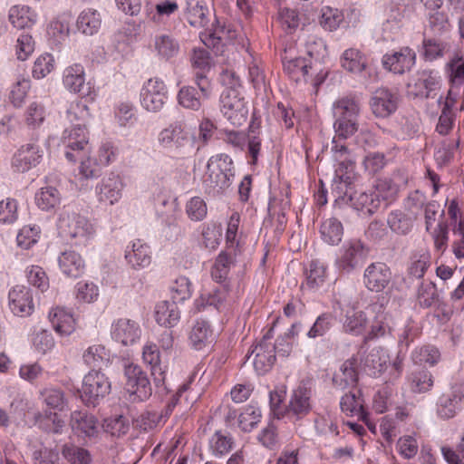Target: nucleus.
I'll use <instances>...</instances> for the list:
<instances>
[{
    "instance_id": "obj_1",
    "label": "nucleus",
    "mask_w": 464,
    "mask_h": 464,
    "mask_svg": "<svg viewBox=\"0 0 464 464\" xmlns=\"http://www.w3.org/2000/svg\"><path fill=\"white\" fill-rule=\"evenodd\" d=\"M59 235L68 240H74V245H85L93 234L92 225L78 214L63 212L57 223Z\"/></svg>"
},
{
    "instance_id": "obj_2",
    "label": "nucleus",
    "mask_w": 464,
    "mask_h": 464,
    "mask_svg": "<svg viewBox=\"0 0 464 464\" xmlns=\"http://www.w3.org/2000/svg\"><path fill=\"white\" fill-rule=\"evenodd\" d=\"M126 378L125 391L131 402L144 401L152 393V388L147 373L138 364L128 363L124 366Z\"/></svg>"
},
{
    "instance_id": "obj_3",
    "label": "nucleus",
    "mask_w": 464,
    "mask_h": 464,
    "mask_svg": "<svg viewBox=\"0 0 464 464\" xmlns=\"http://www.w3.org/2000/svg\"><path fill=\"white\" fill-rule=\"evenodd\" d=\"M160 143L173 150L178 156L186 157L195 150V139L181 124L170 125L159 135Z\"/></svg>"
},
{
    "instance_id": "obj_4",
    "label": "nucleus",
    "mask_w": 464,
    "mask_h": 464,
    "mask_svg": "<svg viewBox=\"0 0 464 464\" xmlns=\"http://www.w3.org/2000/svg\"><path fill=\"white\" fill-rule=\"evenodd\" d=\"M200 39L208 48H211L216 54L220 55L224 54L225 45L238 44L244 49L247 42L243 34H237L236 30L225 26L206 30L200 34Z\"/></svg>"
},
{
    "instance_id": "obj_5",
    "label": "nucleus",
    "mask_w": 464,
    "mask_h": 464,
    "mask_svg": "<svg viewBox=\"0 0 464 464\" xmlns=\"http://www.w3.org/2000/svg\"><path fill=\"white\" fill-rule=\"evenodd\" d=\"M221 112L236 127L246 122L248 108L244 97L235 88H227L220 97Z\"/></svg>"
},
{
    "instance_id": "obj_6",
    "label": "nucleus",
    "mask_w": 464,
    "mask_h": 464,
    "mask_svg": "<svg viewBox=\"0 0 464 464\" xmlns=\"http://www.w3.org/2000/svg\"><path fill=\"white\" fill-rule=\"evenodd\" d=\"M312 409V390L304 383H300L292 391L285 413L292 422L295 423L304 419Z\"/></svg>"
},
{
    "instance_id": "obj_7",
    "label": "nucleus",
    "mask_w": 464,
    "mask_h": 464,
    "mask_svg": "<svg viewBox=\"0 0 464 464\" xmlns=\"http://www.w3.org/2000/svg\"><path fill=\"white\" fill-rule=\"evenodd\" d=\"M195 83L200 93L192 86H184L179 91L178 101L184 108L198 111L201 107V100L210 96L211 83L203 72L195 73Z\"/></svg>"
},
{
    "instance_id": "obj_8",
    "label": "nucleus",
    "mask_w": 464,
    "mask_h": 464,
    "mask_svg": "<svg viewBox=\"0 0 464 464\" xmlns=\"http://www.w3.org/2000/svg\"><path fill=\"white\" fill-rule=\"evenodd\" d=\"M111 391V382L104 373L92 370L83 378L82 398L88 405L94 406L100 398Z\"/></svg>"
},
{
    "instance_id": "obj_9",
    "label": "nucleus",
    "mask_w": 464,
    "mask_h": 464,
    "mask_svg": "<svg viewBox=\"0 0 464 464\" xmlns=\"http://www.w3.org/2000/svg\"><path fill=\"white\" fill-rule=\"evenodd\" d=\"M464 406V382H456L443 392L437 401V414L440 419L454 418Z\"/></svg>"
},
{
    "instance_id": "obj_10",
    "label": "nucleus",
    "mask_w": 464,
    "mask_h": 464,
    "mask_svg": "<svg viewBox=\"0 0 464 464\" xmlns=\"http://www.w3.org/2000/svg\"><path fill=\"white\" fill-rule=\"evenodd\" d=\"M272 329H270L262 338V340L252 349L247 357L249 360L253 357V365L258 374H263L268 372L275 361V347L270 342L273 338Z\"/></svg>"
},
{
    "instance_id": "obj_11",
    "label": "nucleus",
    "mask_w": 464,
    "mask_h": 464,
    "mask_svg": "<svg viewBox=\"0 0 464 464\" xmlns=\"http://www.w3.org/2000/svg\"><path fill=\"white\" fill-rule=\"evenodd\" d=\"M63 144L67 150L65 157L69 161L75 162L84 154L88 146V136L86 129L82 124H76L72 129H66L62 138Z\"/></svg>"
},
{
    "instance_id": "obj_12",
    "label": "nucleus",
    "mask_w": 464,
    "mask_h": 464,
    "mask_svg": "<svg viewBox=\"0 0 464 464\" xmlns=\"http://www.w3.org/2000/svg\"><path fill=\"white\" fill-rule=\"evenodd\" d=\"M166 99V85L161 79L150 78L145 82L140 93V102L147 111L154 112L160 111Z\"/></svg>"
},
{
    "instance_id": "obj_13",
    "label": "nucleus",
    "mask_w": 464,
    "mask_h": 464,
    "mask_svg": "<svg viewBox=\"0 0 464 464\" xmlns=\"http://www.w3.org/2000/svg\"><path fill=\"white\" fill-rule=\"evenodd\" d=\"M416 53L409 46L401 47L397 51L387 53L382 56V63L384 69L395 74L410 72L416 63Z\"/></svg>"
},
{
    "instance_id": "obj_14",
    "label": "nucleus",
    "mask_w": 464,
    "mask_h": 464,
    "mask_svg": "<svg viewBox=\"0 0 464 464\" xmlns=\"http://www.w3.org/2000/svg\"><path fill=\"white\" fill-rule=\"evenodd\" d=\"M43 154L40 146L35 143L22 145L12 158V169L16 173L27 172L40 164Z\"/></svg>"
},
{
    "instance_id": "obj_15",
    "label": "nucleus",
    "mask_w": 464,
    "mask_h": 464,
    "mask_svg": "<svg viewBox=\"0 0 464 464\" xmlns=\"http://www.w3.org/2000/svg\"><path fill=\"white\" fill-rule=\"evenodd\" d=\"M63 84L69 91L82 98H90V101L94 99L92 88L89 83H85L84 70L81 64H73L64 70Z\"/></svg>"
},
{
    "instance_id": "obj_16",
    "label": "nucleus",
    "mask_w": 464,
    "mask_h": 464,
    "mask_svg": "<svg viewBox=\"0 0 464 464\" xmlns=\"http://www.w3.org/2000/svg\"><path fill=\"white\" fill-rule=\"evenodd\" d=\"M392 272L388 266L382 262L372 263L364 271L363 281L366 288L372 292H382L389 285Z\"/></svg>"
},
{
    "instance_id": "obj_17",
    "label": "nucleus",
    "mask_w": 464,
    "mask_h": 464,
    "mask_svg": "<svg viewBox=\"0 0 464 464\" xmlns=\"http://www.w3.org/2000/svg\"><path fill=\"white\" fill-rule=\"evenodd\" d=\"M8 300L11 311L17 316H28L34 311L32 292L24 285L13 287L9 292Z\"/></svg>"
},
{
    "instance_id": "obj_18",
    "label": "nucleus",
    "mask_w": 464,
    "mask_h": 464,
    "mask_svg": "<svg viewBox=\"0 0 464 464\" xmlns=\"http://www.w3.org/2000/svg\"><path fill=\"white\" fill-rule=\"evenodd\" d=\"M397 96L386 88L376 90L371 99L370 105L376 117L385 118L397 109Z\"/></svg>"
},
{
    "instance_id": "obj_19",
    "label": "nucleus",
    "mask_w": 464,
    "mask_h": 464,
    "mask_svg": "<svg viewBox=\"0 0 464 464\" xmlns=\"http://www.w3.org/2000/svg\"><path fill=\"white\" fill-rule=\"evenodd\" d=\"M70 425L76 434L90 440L97 439L100 433L97 419L86 411H72Z\"/></svg>"
},
{
    "instance_id": "obj_20",
    "label": "nucleus",
    "mask_w": 464,
    "mask_h": 464,
    "mask_svg": "<svg viewBox=\"0 0 464 464\" xmlns=\"http://www.w3.org/2000/svg\"><path fill=\"white\" fill-rule=\"evenodd\" d=\"M364 256L363 245L360 240L353 239L343 246V253L337 259L339 270L350 273L355 269Z\"/></svg>"
},
{
    "instance_id": "obj_21",
    "label": "nucleus",
    "mask_w": 464,
    "mask_h": 464,
    "mask_svg": "<svg viewBox=\"0 0 464 464\" xmlns=\"http://www.w3.org/2000/svg\"><path fill=\"white\" fill-rule=\"evenodd\" d=\"M122 182L118 175L111 174L103 178L96 187L98 200L113 205L121 197Z\"/></svg>"
},
{
    "instance_id": "obj_22",
    "label": "nucleus",
    "mask_w": 464,
    "mask_h": 464,
    "mask_svg": "<svg viewBox=\"0 0 464 464\" xmlns=\"http://www.w3.org/2000/svg\"><path fill=\"white\" fill-rule=\"evenodd\" d=\"M111 334L117 342L131 345L140 338V329L136 322L121 318L114 324Z\"/></svg>"
},
{
    "instance_id": "obj_23",
    "label": "nucleus",
    "mask_w": 464,
    "mask_h": 464,
    "mask_svg": "<svg viewBox=\"0 0 464 464\" xmlns=\"http://www.w3.org/2000/svg\"><path fill=\"white\" fill-rule=\"evenodd\" d=\"M370 310L374 314V317L371 324V330L364 340H372L383 336L391 333L390 318L385 313V309L382 304L374 303L370 306Z\"/></svg>"
},
{
    "instance_id": "obj_24",
    "label": "nucleus",
    "mask_w": 464,
    "mask_h": 464,
    "mask_svg": "<svg viewBox=\"0 0 464 464\" xmlns=\"http://www.w3.org/2000/svg\"><path fill=\"white\" fill-rule=\"evenodd\" d=\"M357 359L350 358L340 367L333 377L334 385L340 390L354 387L358 382Z\"/></svg>"
},
{
    "instance_id": "obj_25",
    "label": "nucleus",
    "mask_w": 464,
    "mask_h": 464,
    "mask_svg": "<svg viewBox=\"0 0 464 464\" xmlns=\"http://www.w3.org/2000/svg\"><path fill=\"white\" fill-rule=\"evenodd\" d=\"M284 71L295 82H307L309 70L313 69L311 60L303 57L283 58Z\"/></svg>"
},
{
    "instance_id": "obj_26",
    "label": "nucleus",
    "mask_w": 464,
    "mask_h": 464,
    "mask_svg": "<svg viewBox=\"0 0 464 464\" xmlns=\"http://www.w3.org/2000/svg\"><path fill=\"white\" fill-rule=\"evenodd\" d=\"M142 359L145 363L150 366L151 375L154 378L156 386L164 385L165 371L160 363V354L158 346L154 343H148L143 347Z\"/></svg>"
},
{
    "instance_id": "obj_27",
    "label": "nucleus",
    "mask_w": 464,
    "mask_h": 464,
    "mask_svg": "<svg viewBox=\"0 0 464 464\" xmlns=\"http://www.w3.org/2000/svg\"><path fill=\"white\" fill-rule=\"evenodd\" d=\"M210 10L198 0H190L187 3L184 18L192 27H207L210 22Z\"/></svg>"
},
{
    "instance_id": "obj_28",
    "label": "nucleus",
    "mask_w": 464,
    "mask_h": 464,
    "mask_svg": "<svg viewBox=\"0 0 464 464\" xmlns=\"http://www.w3.org/2000/svg\"><path fill=\"white\" fill-rule=\"evenodd\" d=\"M102 24L101 14L92 8H88L81 12L76 21V28L78 32L92 36L96 34Z\"/></svg>"
},
{
    "instance_id": "obj_29",
    "label": "nucleus",
    "mask_w": 464,
    "mask_h": 464,
    "mask_svg": "<svg viewBox=\"0 0 464 464\" xmlns=\"http://www.w3.org/2000/svg\"><path fill=\"white\" fill-rule=\"evenodd\" d=\"M237 249L233 246H227L226 251H222L216 258L215 264L211 269V276L217 282H223L227 279L230 267L235 264Z\"/></svg>"
},
{
    "instance_id": "obj_30",
    "label": "nucleus",
    "mask_w": 464,
    "mask_h": 464,
    "mask_svg": "<svg viewBox=\"0 0 464 464\" xmlns=\"http://www.w3.org/2000/svg\"><path fill=\"white\" fill-rule=\"evenodd\" d=\"M349 201L352 202L354 208L369 216L374 214L382 204V199L378 198L373 188L364 192L354 193V195H349Z\"/></svg>"
},
{
    "instance_id": "obj_31",
    "label": "nucleus",
    "mask_w": 464,
    "mask_h": 464,
    "mask_svg": "<svg viewBox=\"0 0 464 464\" xmlns=\"http://www.w3.org/2000/svg\"><path fill=\"white\" fill-rule=\"evenodd\" d=\"M55 332L60 335H70L75 330L76 321L72 313L63 307L53 308L49 314Z\"/></svg>"
},
{
    "instance_id": "obj_32",
    "label": "nucleus",
    "mask_w": 464,
    "mask_h": 464,
    "mask_svg": "<svg viewBox=\"0 0 464 464\" xmlns=\"http://www.w3.org/2000/svg\"><path fill=\"white\" fill-rule=\"evenodd\" d=\"M353 181V170L335 169V176L332 184V191L336 200H349L352 194V184Z\"/></svg>"
},
{
    "instance_id": "obj_33",
    "label": "nucleus",
    "mask_w": 464,
    "mask_h": 464,
    "mask_svg": "<svg viewBox=\"0 0 464 464\" xmlns=\"http://www.w3.org/2000/svg\"><path fill=\"white\" fill-rule=\"evenodd\" d=\"M155 317L159 324L169 328L173 327L180 318L178 303L171 300L159 303L156 305Z\"/></svg>"
},
{
    "instance_id": "obj_34",
    "label": "nucleus",
    "mask_w": 464,
    "mask_h": 464,
    "mask_svg": "<svg viewBox=\"0 0 464 464\" xmlns=\"http://www.w3.org/2000/svg\"><path fill=\"white\" fill-rule=\"evenodd\" d=\"M58 262L63 273L69 277L77 278L84 272V262L75 251L63 252Z\"/></svg>"
},
{
    "instance_id": "obj_35",
    "label": "nucleus",
    "mask_w": 464,
    "mask_h": 464,
    "mask_svg": "<svg viewBox=\"0 0 464 464\" xmlns=\"http://www.w3.org/2000/svg\"><path fill=\"white\" fill-rule=\"evenodd\" d=\"M331 152L337 162L336 169L354 170L355 157L348 149L343 140L334 138L332 140Z\"/></svg>"
},
{
    "instance_id": "obj_36",
    "label": "nucleus",
    "mask_w": 464,
    "mask_h": 464,
    "mask_svg": "<svg viewBox=\"0 0 464 464\" xmlns=\"http://www.w3.org/2000/svg\"><path fill=\"white\" fill-rule=\"evenodd\" d=\"M36 206L43 211H54L61 204L62 195L60 191L53 187L41 188L35 194Z\"/></svg>"
},
{
    "instance_id": "obj_37",
    "label": "nucleus",
    "mask_w": 464,
    "mask_h": 464,
    "mask_svg": "<svg viewBox=\"0 0 464 464\" xmlns=\"http://www.w3.org/2000/svg\"><path fill=\"white\" fill-rule=\"evenodd\" d=\"M153 45L158 56L166 61L175 57L179 52V42L169 34L155 35Z\"/></svg>"
},
{
    "instance_id": "obj_38",
    "label": "nucleus",
    "mask_w": 464,
    "mask_h": 464,
    "mask_svg": "<svg viewBox=\"0 0 464 464\" xmlns=\"http://www.w3.org/2000/svg\"><path fill=\"white\" fill-rule=\"evenodd\" d=\"M416 218V214L409 215L397 209L388 215L387 224L392 232L398 235H406L411 230Z\"/></svg>"
},
{
    "instance_id": "obj_39",
    "label": "nucleus",
    "mask_w": 464,
    "mask_h": 464,
    "mask_svg": "<svg viewBox=\"0 0 464 464\" xmlns=\"http://www.w3.org/2000/svg\"><path fill=\"white\" fill-rule=\"evenodd\" d=\"M35 14L30 7L14 5L9 10L8 19L11 24L19 30L30 29L35 23Z\"/></svg>"
},
{
    "instance_id": "obj_40",
    "label": "nucleus",
    "mask_w": 464,
    "mask_h": 464,
    "mask_svg": "<svg viewBox=\"0 0 464 464\" xmlns=\"http://www.w3.org/2000/svg\"><path fill=\"white\" fill-rule=\"evenodd\" d=\"M125 259L134 269L144 268L150 264L149 247L140 241L134 242L130 249H126Z\"/></svg>"
},
{
    "instance_id": "obj_41",
    "label": "nucleus",
    "mask_w": 464,
    "mask_h": 464,
    "mask_svg": "<svg viewBox=\"0 0 464 464\" xmlns=\"http://www.w3.org/2000/svg\"><path fill=\"white\" fill-rule=\"evenodd\" d=\"M189 341L196 350L203 349L212 342V330L208 322L198 320L189 334Z\"/></svg>"
},
{
    "instance_id": "obj_42",
    "label": "nucleus",
    "mask_w": 464,
    "mask_h": 464,
    "mask_svg": "<svg viewBox=\"0 0 464 464\" xmlns=\"http://www.w3.org/2000/svg\"><path fill=\"white\" fill-rule=\"evenodd\" d=\"M447 47L448 44L446 42L435 37H426L424 33L420 54L426 62H433L445 55Z\"/></svg>"
},
{
    "instance_id": "obj_43",
    "label": "nucleus",
    "mask_w": 464,
    "mask_h": 464,
    "mask_svg": "<svg viewBox=\"0 0 464 464\" xmlns=\"http://www.w3.org/2000/svg\"><path fill=\"white\" fill-rule=\"evenodd\" d=\"M445 71L450 85H464V56L460 53H455L450 58L445 65Z\"/></svg>"
},
{
    "instance_id": "obj_44",
    "label": "nucleus",
    "mask_w": 464,
    "mask_h": 464,
    "mask_svg": "<svg viewBox=\"0 0 464 464\" xmlns=\"http://www.w3.org/2000/svg\"><path fill=\"white\" fill-rule=\"evenodd\" d=\"M214 170L207 167V170L202 177V185L208 194L220 193L231 185L230 179L226 178V175L219 176Z\"/></svg>"
},
{
    "instance_id": "obj_45",
    "label": "nucleus",
    "mask_w": 464,
    "mask_h": 464,
    "mask_svg": "<svg viewBox=\"0 0 464 464\" xmlns=\"http://www.w3.org/2000/svg\"><path fill=\"white\" fill-rule=\"evenodd\" d=\"M320 233L324 242L338 245L343 234V225L335 218H327L322 223Z\"/></svg>"
},
{
    "instance_id": "obj_46",
    "label": "nucleus",
    "mask_w": 464,
    "mask_h": 464,
    "mask_svg": "<svg viewBox=\"0 0 464 464\" xmlns=\"http://www.w3.org/2000/svg\"><path fill=\"white\" fill-rule=\"evenodd\" d=\"M326 277V266L319 260H312L309 268L305 272V282L302 287L314 289L324 282Z\"/></svg>"
},
{
    "instance_id": "obj_47",
    "label": "nucleus",
    "mask_w": 464,
    "mask_h": 464,
    "mask_svg": "<svg viewBox=\"0 0 464 464\" xmlns=\"http://www.w3.org/2000/svg\"><path fill=\"white\" fill-rule=\"evenodd\" d=\"M334 115L336 119L357 120L360 113V104L355 98L343 97L336 101L334 104Z\"/></svg>"
},
{
    "instance_id": "obj_48",
    "label": "nucleus",
    "mask_w": 464,
    "mask_h": 464,
    "mask_svg": "<svg viewBox=\"0 0 464 464\" xmlns=\"http://www.w3.org/2000/svg\"><path fill=\"white\" fill-rule=\"evenodd\" d=\"M83 362L92 368H101L109 361V353L102 344H93L88 347L82 354Z\"/></svg>"
},
{
    "instance_id": "obj_49",
    "label": "nucleus",
    "mask_w": 464,
    "mask_h": 464,
    "mask_svg": "<svg viewBox=\"0 0 464 464\" xmlns=\"http://www.w3.org/2000/svg\"><path fill=\"white\" fill-rule=\"evenodd\" d=\"M207 167L210 169H215L219 176H225L228 178L232 182L234 177V167L233 160L230 156L227 154H217L209 158Z\"/></svg>"
},
{
    "instance_id": "obj_50",
    "label": "nucleus",
    "mask_w": 464,
    "mask_h": 464,
    "mask_svg": "<svg viewBox=\"0 0 464 464\" xmlns=\"http://www.w3.org/2000/svg\"><path fill=\"white\" fill-rule=\"evenodd\" d=\"M342 66L351 72H361L366 66V60L358 49L350 48L343 53Z\"/></svg>"
},
{
    "instance_id": "obj_51",
    "label": "nucleus",
    "mask_w": 464,
    "mask_h": 464,
    "mask_svg": "<svg viewBox=\"0 0 464 464\" xmlns=\"http://www.w3.org/2000/svg\"><path fill=\"white\" fill-rule=\"evenodd\" d=\"M62 454L71 464H91L92 462V456L89 450L73 444L63 445Z\"/></svg>"
},
{
    "instance_id": "obj_52",
    "label": "nucleus",
    "mask_w": 464,
    "mask_h": 464,
    "mask_svg": "<svg viewBox=\"0 0 464 464\" xmlns=\"http://www.w3.org/2000/svg\"><path fill=\"white\" fill-rule=\"evenodd\" d=\"M372 188L382 202L394 199L400 186L390 178H382L376 180Z\"/></svg>"
},
{
    "instance_id": "obj_53",
    "label": "nucleus",
    "mask_w": 464,
    "mask_h": 464,
    "mask_svg": "<svg viewBox=\"0 0 464 464\" xmlns=\"http://www.w3.org/2000/svg\"><path fill=\"white\" fill-rule=\"evenodd\" d=\"M233 439L221 431H216L209 440V447L214 456L221 457L231 450Z\"/></svg>"
},
{
    "instance_id": "obj_54",
    "label": "nucleus",
    "mask_w": 464,
    "mask_h": 464,
    "mask_svg": "<svg viewBox=\"0 0 464 464\" xmlns=\"http://www.w3.org/2000/svg\"><path fill=\"white\" fill-rule=\"evenodd\" d=\"M49 40L53 44H62L69 36V23L63 20H53L48 26Z\"/></svg>"
},
{
    "instance_id": "obj_55",
    "label": "nucleus",
    "mask_w": 464,
    "mask_h": 464,
    "mask_svg": "<svg viewBox=\"0 0 464 464\" xmlns=\"http://www.w3.org/2000/svg\"><path fill=\"white\" fill-rule=\"evenodd\" d=\"M343 21V14L339 9L330 6L322 8L319 22L325 30L334 31L337 29Z\"/></svg>"
},
{
    "instance_id": "obj_56",
    "label": "nucleus",
    "mask_w": 464,
    "mask_h": 464,
    "mask_svg": "<svg viewBox=\"0 0 464 464\" xmlns=\"http://www.w3.org/2000/svg\"><path fill=\"white\" fill-rule=\"evenodd\" d=\"M228 291L225 285L219 286L217 289L207 295V297L202 295L199 299L196 300V305L199 309V306L204 305V302L208 305H213L217 309H220L227 301Z\"/></svg>"
},
{
    "instance_id": "obj_57",
    "label": "nucleus",
    "mask_w": 464,
    "mask_h": 464,
    "mask_svg": "<svg viewBox=\"0 0 464 464\" xmlns=\"http://www.w3.org/2000/svg\"><path fill=\"white\" fill-rule=\"evenodd\" d=\"M334 316L330 313L319 315L307 333L309 338H318L325 335L333 327Z\"/></svg>"
},
{
    "instance_id": "obj_58",
    "label": "nucleus",
    "mask_w": 464,
    "mask_h": 464,
    "mask_svg": "<svg viewBox=\"0 0 464 464\" xmlns=\"http://www.w3.org/2000/svg\"><path fill=\"white\" fill-rule=\"evenodd\" d=\"M411 388L414 392H428L433 385L432 375L426 370H420L411 373L410 377Z\"/></svg>"
},
{
    "instance_id": "obj_59",
    "label": "nucleus",
    "mask_w": 464,
    "mask_h": 464,
    "mask_svg": "<svg viewBox=\"0 0 464 464\" xmlns=\"http://www.w3.org/2000/svg\"><path fill=\"white\" fill-rule=\"evenodd\" d=\"M418 301L423 307H430L439 300L436 285L432 282H422L418 289Z\"/></svg>"
},
{
    "instance_id": "obj_60",
    "label": "nucleus",
    "mask_w": 464,
    "mask_h": 464,
    "mask_svg": "<svg viewBox=\"0 0 464 464\" xmlns=\"http://www.w3.org/2000/svg\"><path fill=\"white\" fill-rule=\"evenodd\" d=\"M40 237V227L37 226H24L23 227L17 237V245L24 249H29L34 246Z\"/></svg>"
},
{
    "instance_id": "obj_61",
    "label": "nucleus",
    "mask_w": 464,
    "mask_h": 464,
    "mask_svg": "<svg viewBox=\"0 0 464 464\" xmlns=\"http://www.w3.org/2000/svg\"><path fill=\"white\" fill-rule=\"evenodd\" d=\"M41 395L46 406L53 410L63 411L65 398L61 389L45 388L41 392Z\"/></svg>"
},
{
    "instance_id": "obj_62",
    "label": "nucleus",
    "mask_w": 464,
    "mask_h": 464,
    "mask_svg": "<svg viewBox=\"0 0 464 464\" xmlns=\"http://www.w3.org/2000/svg\"><path fill=\"white\" fill-rule=\"evenodd\" d=\"M335 136L339 140H346L352 137L358 130L357 120L349 119H336L334 124Z\"/></svg>"
},
{
    "instance_id": "obj_63",
    "label": "nucleus",
    "mask_w": 464,
    "mask_h": 464,
    "mask_svg": "<svg viewBox=\"0 0 464 464\" xmlns=\"http://www.w3.org/2000/svg\"><path fill=\"white\" fill-rule=\"evenodd\" d=\"M26 276L29 284L42 292L49 288V278L42 267L38 266H30L27 268Z\"/></svg>"
},
{
    "instance_id": "obj_64",
    "label": "nucleus",
    "mask_w": 464,
    "mask_h": 464,
    "mask_svg": "<svg viewBox=\"0 0 464 464\" xmlns=\"http://www.w3.org/2000/svg\"><path fill=\"white\" fill-rule=\"evenodd\" d=\"M170 290L171 301H174L178 304L188 299L191 295L190 282L185 276H181L176 279L170 287Z\"/></svg>"
}]
</instances>
